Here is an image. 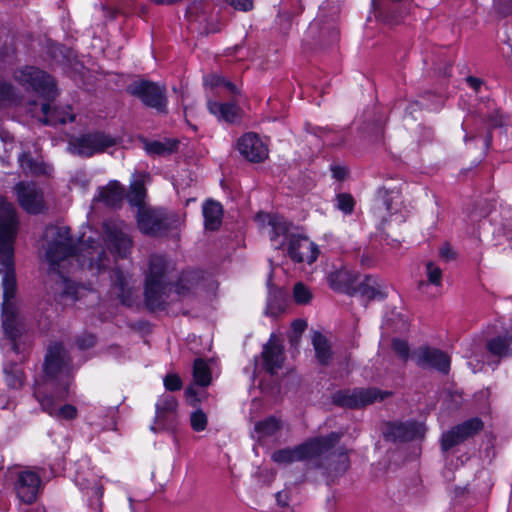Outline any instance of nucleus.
I'll use <instances>...</instances> for the list:
<instances>
[{
  "instance_id": "nucleus-1",
  "label": "nucleus",
  "mask_w": 512,
  "mask_h": 512,
  "mask_svg": "<svg viewBox=\"0 0 512 512\" xmlns=\"http://www.w3.org/2000/svg\"><path fill=\"white\" fill-rule=\"evenodd\" d=\"M44 237L48 242L46 256L50 263V271L58 278L56 290L62 296L70 297L72 300L79 299L83 296L85 288L64 276L63 271H70L74 263L81 269L86 267L93 275L105 271L110 261L105 256L104 250L91 241L81 243L75 251L67 227H47Z\"/></svg>"
},
{
  "instance_id": "nucleus-2",
  "label": "nucleus",
  "mask_w": 512,
  "mask_h": 512,
  "mask_svg": "<svg viewBox=\"0 0 512 512\" xmlns=\"http://www.w3.org/2000/svg\"><path fill=\"white\" fill-rule=\"evenodd\" d=\"M19 220L14 205L0 197V265L6 270L2 279V328L5 335L2 349L5 353H14L22 360L17 339L21 329L17 320L14 297L16 293V275L14 269V242L17 236Z\"/></svg>"
},
{
  "instance_id": "nucleus-3",
  "label": "nucleus",
  "mask_w": 512,
  "mask_h": 512,
  "mask_svg": "<svg viewBox=\"0 0 512 512\" xmlns=\"http://www.w3.org/2000/svg\"><path fill=\"white\" fill-rule=\"evenodd\" d=\"M71 358L60 343L49 346L45 361V379L42 385L34 389V396L41 409L58 421H72L77 418L78 410L66 403L72 383Z\"/></svg>"
},
{
  "instance_id": "nucleus-4",
  "label": "nucleus",
  "mask_w": 512,
  "mask_h": 512,
  "mask_svg": "<svg viewBox=\"0 0 512 512\" xmlns=\"http://www.w3.org/2000/svg\"><path fill=\"white\" fill-rule=\"evenodd\" d=\"M173 270V264L163 256L150 257L145 281V301L150 309H163L166 304L174 301L176 296H185L194 287V274L190 272L183 274L173 286L170 282Z\"/></svg>"
},
{
  "instance_id": "nucleus-5",
  "label": "nucleus",
  "mask_w": 512,
  "mask_h": 512,
  "mask_svg": "<svg viewBox=\"0 0 512 512\" xmlns=\"http://www.w3.org/2000/svg\"><path fill=\"white\" fill-rule=\"evenodd\" d=\"M342 434L332 432L325 437L308 440L293 449H281L272 454V459L279 464H288L294 461L312 459L327 452L341 438Z\"/></svg>"
},
{
  "instance_id": "nucleus-6",
  "label": "nucleus",
  "mask_w": 512,
  "mask_h": 512,
  "mask_svg": "<svg viewBox=\"0 0 512 512\" xmlns=\"http://www.w3.org/2000/svg\"><path fill=\"white\" fill-rule=\"evenodd\" d=\"M14 78L27 89L37 92L40 96L53 100L57 96L54 80L50 75L35 67H23L14 73Z\"/></svg>"
},
{
  "instance_id": "nucleus-7",
  "label": "nucleus",
  "mask_w": 512,
  "mask_h": 512,
  "mask_svg": "<svg viewBox=\"0 0 512 512\" xmlns=\"http://www.w3.org/2000/svg\"><path fill=\"white\" fill-rule=\"evenodd\" d=\"M116 144V139L103 132H93L72 138L69 141V150L76 155L91 157L105 152Z\"/></svg>"
},
{
  "instance_id": "nucleus-8",
  "label": "nucleus",
  "mask_w": 512,
  "mask_h": 512,
  "mask_svg": "<svg viewBox=\"0 0 512 512\" xmlns=\"http://www.w3.org/2000/svg\"><path fill=\"white\" fill-rule=\"evenodd\" d=\"M16 200L28 214H41L47 210L44 192L35 182L21 181L14 187Z\"/></svg>"
},
{
  "instance_id": "nucleus-9",
  "label": "nucleus",
  "mask_w": 512,
  "mask_h": 512,
  "mask_svg": "<svg viewBox=\"0 0 512 512\" xmlns=\"http://www.w3.org/2000/svg\"><path fill=\"white\" fill-rule=\"evenodd\" d=\"M127 90L131 95L141 99L146 106L165 111L167 100L164 87L150 81H137L130 84Z\"/></svg>"
},
{
  "instance_id": "nucleus-10",
  "label": "nucleus",
  "mask_w": 512,
  "mask_h": 512,
  "mask_svg": "<svg viewBox=\"0 0 512 512\" xmlns=\"http://www.w3.org/2000/svg\"><path fill=\"white\" fill-rule=\"evenodd\" d=\"M104 241L108 249L119 257H125L132 241L126 233V225L122 221H107L103 225Z\"/></svg>"
},
{
  "instance_id": "nucleus-11",
  "label": "nucleus",
  "mask_w": 512,
  "mask_h": 512,
  "mask_svg": "<svg viewBox=\"0 0 512 512\" xmlns=\"http://www.w3.org/2000/svg\"><path fill=\"white\" fill-rule=\"evenodd\" d=\"M387 395L375 388H361L339 391L333 397L336 404L347 408H360L382 400Z\"/></svg>"
},
{
  "instance_id": "nucleus-12",
  "label": "nucleus",
  "mask_w": 512,
  "mask_h": 512,
  "mask_svg": "<svg viewBox=\"0 0 512 512\" xmlns=\"http://www.w3.org/2000/svg\"><path fill=\"white\" fill-rule=\"evenodd\" d=\"M237 149L246 160L253 163L263 162L269 155L267 142L254 132L242 135L237 141Z\"/></svg>"
},
{
  "instance_id": "nucleus-13",
  "label": "nucleus",
  "mask_w": 512,
  "mask_h": 512,
  "mask_svg": "<svg viewBox=\"0 0 512 512\" xmlns=\"http://www.w3.org/2000/svg\"><path fill=\"white\" fill-rule=\"evenodd\" d=\"M483 423L479 418L469 419L442 434L441 448L448 451L479 432Z\"/></svg>"
},
{
  "instance_id": "nucleus-14",
  "label": "nucleus",
  "mask_w": 512,
  "mask_h": 512,
  "mask_svg": "<svg viewBox=\"0 0 512 512\" xmlns=\"http://www.w3.org/2000/svg\"><path fill=\"white\" fill-rule=\"evenodd\" d=\"M288 255L294 262L313 263L319 254L318 246L309 238L299 234H291L287 247Z\"/></svg>"
},
{
  "instance_id": "nucleus-15",
  "label": "nucleus",
  "mask_w": 512,
  "mask_h": 512,
  "mask_svg": "<svg viewBox=\"0 0 512 512\" xmlns=\"http://www.w3.org/2000/svg\"><path fill=\"white\" fill-rule=\"evenodd\" d=\"M168 216L154 208H140L137 215L139 229L149 235H160L168 229Z\"/></svg>"
},
{
  "instance_id": "nucleus-16",
  "label": "nucleus",
  "mask_w": 512,
  "mask_h": 512,
  "mask_svg": "<svg viewBox=\"0 0 512 512\" xmlns=\"http://www.w3.org/2000/svg\"><path fill=\"white\" fill-rule=\"evenodd\" d=\"M155 423L153 431L171 429L176 425L177 401L170 394L161 395L156 402Z\"/></svg>"
},
{
  "instance_id": "nucleus-17",
  "label": "nucleus",
  "mask_w": 512,
  "mask_h": 512,
  "mask_svg": "<svg viewBox=\"0 0 512 512\" xmlns=\"http://www.w3.org/2000/svg\"><path fill=\"white\" fill-rule=\"evenodd\" d=\"M402 198L397 191L379 190L374 201L373 212L375 216L387 221L389 217L401 211Z\"/></svg>"
},
{
  "instance_id": "nucleus-18",
  "label": "nucleus",
  "mask_w": 512,
  "mask_h": 512,
  "mask_svg": "<svg viewBox=\"0 0 512 512\" xmlns=\"http://www.w3.org/2000/svg\"><path fill=\"white\" fill-rule=\"evenodd\" d=\"M41 480L39 475L31 470H22L18 473L15 490L19 499L27 504L35 501Z\"/></svg>"
},
{
  "instance_id": "nucleus-19",
  "label": "nucleus",
  "mask_w": 512,
  "mask_h": 512,
  "mask_svg": "<svg viewBox=\"0 0 512 512\" xmlns=\"http://www.w3.org/2000/svg\"><path fill=\"white\" fill-rule=\"evenodd\" d=\"M424 432L425 429L423 425L415 422L387 423L383 435L388 441L401 442L422 437Z\"/></svg>"
},
{
  "instance_id": "nucleus-20",
  "label": "nucleus",
  "mask_w": 512,
  "mask_h": 512,
  "mask_svg": "<svg viewBox=\"0 0 512 512\" xmlns=\"http://www.w3.org/2000/svg\"><path fill=\"white\" fill-rule=\"evenodd\" d=\"M414 357L417 364L422 367L434 368L443 373L450 369V357L439 349L422 347L415 351Z\"/></svg>"
},
{
  "instance_id": "nucleus-21",
  "label": "nucleus",
  "mask_w": 512,
  "mask_h": 512,
  "mask_svg": "<svg viewBox=\"0 0 512 512\" xmlns=\"http://www.w3.org/2000/svg\"><path fill=\"white\" fill-rule=\"evenodd\" d=\"M262 358L265 369L274 374L281 368L283 363V347L275 340L274 335L269 339V342L264 346L262 351Z\"/></svg>"
},
{
  "instance_id": "nucleus-22",
  "label": "nucleus",
  "mask_w": 512,
  "mask_h": 512,
  "mask_svg": "<svg viewBox=\"0 0 512 512\" xmlns=\"http://www.w3.org/2000/svg\"><path fill=\"white\" fill-rule=\"evenodd\" d=\"M268 219V224L271 226L270 239L276 249L284 245L285 240L289 241V223L281 216L278 215H263Z\"/></svg>"
},
{
  "instance_id": "nucleus-23",
  "label": "nucleus",
  "mask_w": 512,
  "mask_h": 512,
  "mask_svg": "<svg viewBox=\"0 0 512 512\" xmlns=\"http://www.w3.org/2000/svg\"><path fill=\"white\" fill-rule=\"evenodd\" d=\"M150 181L148 173L140 172L133 175L130 182V189L127 193V199L131 205L140 206L146 196L145 185Z\"/></svg>"
},
{
  "instance_id": "nucleus-24",
  "label": "nucleus",
  "mask_w": 512,
  "mask_h": 512,
  "mask_svg": "<svg viewBox=\"0 0 512 512\" xmlns=\"http://www.w3.org/2000/svg\"><path fill=\"white\" fill-rule=\"evenodd\" d=\"M207 105L210 113L216 116L218 120L234 123L240 119V109L233 103L208 101Z\"/></svg>"
},
{
  "instance_id": "nucleus-25",
  "label": "nucleus",
  "mask_w": 512,
  "mask_h": 512,
  "mask_svg": "<svg viewBox=\"0 0 512 512\" xmlns=\"http://www.w3.org/2000/svg\"><path fill=\"white\" fill-rule=\"evenodd\" d=\"M41 110L44 115L42 122L46 125L65 124L75 120V114L69 108H54L51 110L50 105L45 103L42 104Z\"/></svg>"
},
{
  "instance_id": "nucleus-26",
  "label": "nucleus",
  "mask_w": 512,
  "mask_h": 512,
  "mask_svg": "<svg viewBox=\"0 0 512 512\" xmlns=\"http://www.w3.org/2000/svg\"><path fill=\"white\" fill-rule=\"evenodd\" d=\"M202 212L206 229L216 230L220 227L223 215V210L220 203L209 200L204 203Z\"/></svg>"
},
{
  "instance_id": "nucleus-27",
  "label": "nucleus",
  "mask_w": 512,
  "mask_h": 512,
  "mask_svg": "<svg viewBox=\"0 0 512 512\" xmlns=\"http://www.w3.org/2000/svg\"><path fill=\"white\" fill-rule=\"evenodd\" d=\"M125 196L124 187L117 181H111L99 192V199L107 206L116 207L120 205Z\"/></svg>"
},
{
  "instance_id": "nucleus-28",
  "label": "nucleus",
  "mask_w": 512,
  "mask_h": 512,
  "mask_svg": "<svg viewBox=\"0 0 512 512\" xmlns=\"http://www.w3.org/2000/svg\"><path fill=\"white\" fill-rule=\"evenodd\" d=\"M4 375L6 384L12 389H20L25 382V375L22 368L16 363H6L4 365Z\"/></svg>"
},
{
  "instance_id": "nucleus-29",
  "label": "nucleus",
  "mask_w": 512,
  "mask_h": 512,
  "mask_svg": "<svg viewBox=\"0 0 512 512\" xmlns=\"http://www.w3.org/2000/svg\"><path fill=\"white\" fill-rule=\"evenodd\" d=\"M312 345L318 361L326 365L331 358V347L327 338L323 334L315 332L312 337Z\"/></svg>"
},
{
  "instance_id": "nucleus-30",
  "label": "nucleus",
  "mask_w": 512,
  "mask_h": 512,
  "mask_svg": "<svg viewBox=\"0 0 512 512\" xmlns=\"http://www.w3.org/2000/svg\"><path fill=\"white\" fill-rule=\"evenodd\" d=\"M177 148V141L166 140V141H151L144 142V150L149 155L164 156L171 154Z\"/></svg>"
},
{
  "instance_id": "nucleus-31",
  "label": "nucleus",
  "mask_w": 512,
  "mask_h": 512,
  "mask_svg": "<svg viewBox=\"0 0 512 512\" xmlns=\"http://www.w3.org/2000/svg\"><path fill=\"white\" fill-rule=\"evenodd\" d=\"M360 292L364 297L370 300H381L386 297L383 285L371 277L365 279V282L360 286Z\"/></svg>"
},
{
  "instance_id": "nucleus-32",
  "label": "nucleus",
  "mask_w": 512,
  "mask_h": 512,
  "mask_svg": "<svg viewBox=\"0 0 512 512\" xmlns=\"http://www.w3.org/2000/svg\"><path fill=\"white\" fill-rule=\"evenodd\" d=\"M350 462L346 452L339 451L329 456L327 469L334 475L344 473L349 468Z\"/></svg>"
},
{
  "instance_id": "nucleus-33",
  "label": "nucleus",
  "mask_w": 512,
  "mask_h": 512,
  "mask_svg": "<svg viewBox=\"0 0 512 512\" xmlns=\"http://www.w3.org/2000/svg\"><path fill=\"white\" fill-rule=\"evenodd\" d=\"M194 382L199 386H208L211 382V371L203 359H196L193 366Z\"/></svg>"
},
{
  "instance_id": "nucleus-34",
  "label": "nucleus",
  "mask_w": 512,
  "mask_h": 512,
  "mask_svg": "<svg viewBox=\"0 0 512 512\" xmlns=\"http://www.w3.org/2000/svg\"><path fill=\"white\" fill-rule=\"evenodd\" d=\"M350 275L346 270H337L328 275V283L334 290H345L350 285Z\"/></svg>"
},
{
  "instance_id": "nucleus-35",
  "label": "nucleus",
  "mask_w": 512,
  "mask_h": 512,
  "mask_svg": "<svg viewBox=\"0 0 512 512\" xmlns=\"http://www.w3.org/2000/svg\"><path fill=\"white\" fill-rule=\"evenodd\" d=\"M279 429V422L275 418H268L266 420L256 423L255 430L260 436H271Z\"/></svg>"
},
{
  "instance_id": "nucleus-36",
  "label": "nucleus",
  "mask_w": 512,
  "mask_h": 512,
  "mask_svg": "<svg viewBox=\"0 0 512 512\" xmlns=\"http://www.w3.org/2000/svg\"><path fill=\"white\" fill-rule=\"evenodd\" d=\"M293 297H294V301L297 304L306 305L311 301L313 295H312L311 290L306 285L299 282L294 285Z\"/></svg>"
},
{
  "instance_id": "nucleus-37",
  "label": "nucleus",
  "mask_w": 512,
  "mask_h": 512,
  "mask_svg": "<svg viewBox=\"0 0 512 512\" xmlns=\"http://www.w3.org/2000/svg\"><path fill=\"white\" fill-rule=\"evenodd\" d=\"M111 278L114 282L115 288L118 289V296L122 298V302H125L124 296L126 293V290L129 291L127 288L128 282L124 276V274L119 270H113Z\"/></svg>"
},
{
  "instance_id": "nucleus-38",
  "label": "nucleus",
  "mask_w": 512,
  "mask_h": 512,
  "mask_svg": "<svg viewBox=\"0 0 512 512\" xmlns=\"http://www.w3.org/2000/svg\"><path fill=\"white\" fill-rule=\"evenodd\" d=\"M205 85H209L211 87L224 86L229 89L231 92H236V87L231 82L224 79L222 76L217 74H210L204 78Z\"/></svg>"
},
{
  "instance_id": "nucleus-39",
  "label": "nucleus",
  "mask_w": 512,
  "mask_h": 512,
  "mask_svg": "<svg viewBox=\"0 0 512 512\" xmlns=\"http://www.w3.org/2000/svg\"><path fill=\"white\" fill-rule=\"evenodd\" d=\"M426 275L428 282L435 286H440L442 283V270L433 262L426 264Z\"/></svg>"
},
{
  "instance_id": "nucleus-40",
  "label": "nucleus",
  "mask_w": 512,
  "mask_h": 512,
  "mask_svg": "<svg viewBox=\"0 0 512 512\" xmlns=\"http://www.w3.org/2000/svg\"><path fill=\"white\" fill-rule=\"evenodd\" d=\"M190 423L194 431H203L207 426V416L203 411L197 410L191 414Z\"/></svg>"
},
{
  "instance_id": "nucleus-41",
  "label": "nucleus",
  "mask_w": 512,
  "mask_h": 512,
  "mask_svg": "<svg viewBox=\"0 0 512 512\" xmlns=\"http://www.w3.org/2000/svg\"><path fill=\"white\" fill-rule=\"evenodd\" d=\"M354 199L349 194H339L337 196V207L346 214L353 211Z\"/></svg>"
},
{
  "instance_id": "nucleus-42",
  "label": "nucleus",
  "mask_w": 512,
  "mask_h": 512,
  "mask_svg": "<svg viewBox=\"0 0 512 512\" xmlns=\"http://www.w3.org/2000/svg\"><path fill=\"white\" fill-rule=\"evenodd\" d=\"M164 386L169 391H177L181 388L182 382L178 375L169 374L164 378Z\"/></svg>"
},
{
  "instance_id": "nucleus-43",
  "label": "nucleus",
  "mask_w": 512,
  "mask_h": 512,
  "mask_svg": "<svg viewBox=\"0 0 512 512\" xmlns=\"http://www.w3.org/2000/svg\"><path fill=\"white\" fill-rule=\"evenodd\" d=\"M393 350L403 359H406L409 354L408 344L400 339H394L392 342Z\"/></svg>"
},
{
  "instance_id": "nucleus-44",
  "label": "nucleus",
  "mask_w": 512,
  "mask_h": 512,
  "mask_svg": "<svg viewBox=\"0 0 512 512\" xmlns=\"http://www.w3.org/2000/svg\"><path fill=\"white\" fill-rule=\"evenodd\" d=\"M225 2L240 11L246 12L253 8L252 0H225Z\"/></svg>"
},
{
  "instance_id": "nucleus-45",
  "label": "nucleus",
  "mask_w": 512,
  "mask_h": 512,
  "mask_svg": "<svg viewBox=\"0 0 512 512\" xmlns=\"http://www.w3.org/2000/svg\"><path fill=\"white\" fill-rule=\"evenodd\" d=\"M13 97V87L6 83L0 81V102L11 100Z\"/></svg>"
},
{
  "instance_id": "nucleus-46",
  "label": "nucleus",
  "mask_w": 512,
  "mask_h": 512,
  "mask_svg": "<svg viewBox=\"0 0 512 512\" xmlns=\"http://www.w3.org/2000/svg\"><path fill=\"white\" fill-rule=\"evenodd\" d=\"M95 343V337L93 335H86L78 339V345L81 349L92 347Z\"/></svg>"
},
{
  "instance_id": "nucleus-47",
  "label": "nucleus",
  "mask_w": 512,
  "mask_h": 512,
  "mask_svg": "<svg viewBox=\"0 0 512 512\" xmlns=\"http://www.w3.org/2000/svg\"><path fill=\"white\" fill-rule=\"evenodd\" d=\"M439 255L441 258H443L446 261L454 258V252H453L452 248L450 247V245H448V244H444L441 246V248L439 250Z\"/></svg>"
},
{
  "instance_id": "nucleus-48",
  "label": "nucleus",
  "mask_w": 512,
  "mask_h": 512,
  "mask_svg": "<svg viewBox=\"0 0 512 512\" xmlns=\"http://www.w3.org/2000/svg\"><path fill=\"white\" fill-rule=\"evenodd\" d=\"M466 82L476 92H478L479 89L481 88V86L483 85V81L481 79L473 77V76L467 77Z\"/></svg>"
},
{
  "instance_id": "nucleus-49",
  "label": "nucleus",
  "mask_w": 512,
  "mask_h": 512,
  "mask_svg": "<svg viewBox=\"0 0 512 512\" xmlns=\"http://www.w3.org/2000/svg\"><path fill=\"white\" fill-rule=\"evenodd\" d=\"M307 326V323L304 320L297 319L292 322V328L296 333H302Z\"/></svg>"
},
{
  "instance_id": "nucleus-50",
  "label": "nucleus",
  "mask_w": 512,
  "mask_h": 512,
  "mask_svg": "<svg viewBox=\"0 0 512 512\" xmlns=\"http://www.w3.org/2000/svg\"><path fill=\"white\" fill-rule=\"evenodd\" d=\"M276 500H277V503L282 506V507H285L288 505V494L287 492L285 491H280L276 494Z\"/></svg>"
},
{
  "instance_id": "nucleus-51",
  "label": "nucleus",
  "mask_w": 512,
  "mask_h": 512,
  "mask_svg": "<svg viewBox=\"0 0 512 512\" xmlns=\"http://www.w3.org/2000/svg\"><path fill=\"white\" fill-rule=\"evenodd\" d=\"M19 161L24 169L28 168L30 171H35V169L31 166V160L28 159L25 154L19 157Z\"/></svg>"
},
{
  "instance_id": "nucleus-52",
  "label": "nucleus",
  "mask_w": 512,
  "mask_h": 512,
  "mask_svg": "<svg viewBox=\"0 0 512 512\" xmlns=\"http://www.w3.org/2000/svg\"><path fill=\"white\" fill-rule=\"evenodd\" d=\"M333 177L337 179L344 178L346 171L344 168L341 167H333L332 168Z\"/></svg>"
},
{
  "instance_id": "nucleus-53",
  "label": "nucleus",
  "mask_w": 512,
  "mask_h": 512,
  "mask_svg": "<svg viewBox=\"0 0 512 512\" xmlns=\"http://www.w3.org/2000/svg\"><path fill=\"white\" fill-rule=\"evenodd\" d=\"M75 482H76V484H77L78 486H80L82 489H89V487H88V486H86V485L84 484L83 479H82L79 475H78V476H76V478H75Z\"/></svg>"
},
{
  "instance_id": "nucleus-54",
  "label": "nucleus",
  "mask_w": 512,
  "mask_h": 512,
  "mask_svg": "<svg viewBox=\"0 0 512 512\" xmlns=\"http://www.w3.org/2000/svg\"><path fill=\"white\" fill-rule=\"evenodd\" d=\"M195 392L192 387H189L186 389V396L188 399H190L192 396H194Z\"/></svg>"
},
{
  "instance_id": "nucleus-55",
  "label": "nucleus",
  "mask_w": 512,
  "mask_h": 512,
  "mask_svg": "<svg viewBox=\"0 0 512 512\" xmlns=\"http://www.w3.org/2000/svg\"><path fill=\"white\" fill-rule=\"evenodd\" d=\"M283 308H284V306L282 303H278L277 305H275V315H277L280 311H282Z\"/></svg>"
},
{
  "instance_id": "nucleus-56",
  "label": "nucleus",
  "mask_w": 512,
  "mask_h": 512,
  "mask_svg": "<svg viewBox=\"0 0 512 512\" xmlns=\"http://www.w3.org/2000/svg\"><path fill=\"white\" fill-rule=\"evenodd\" d=\"M95 494L97 495H101L102 492H101V489L97 486V485H94L92 488H91Z\"/></svg>"
}]
</instances>
